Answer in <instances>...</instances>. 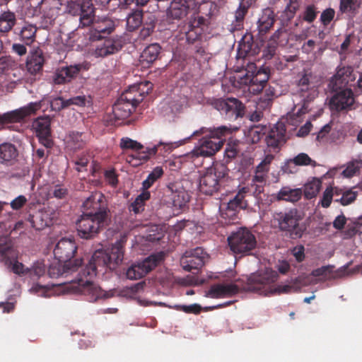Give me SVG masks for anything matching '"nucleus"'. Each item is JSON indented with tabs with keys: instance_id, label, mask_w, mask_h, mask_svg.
<instances>
[{
	"instance_id": "obj_6",
	"label": "nucleus",
	"mask_w": 362,
	"mask_h": 362,
	"mask_svg": "<svg viewBox=\"0 0 362 362\" xmlns=\"http://www.w3.org/2000/svg\"><path fill=\"white\" fill-rule=\"evenodd\" d=\"M84 268L78 274V278L72 280L67 286L66 288L73 293H81L86 296L89 302H95L99 300H105L114 296L115 291H103L100 286L91 281L93 278L87 276V272L83 274Z\"/></svg>"
},
{
	"instance_id": "obj_39",
	"label": "nucleus",
	"mask_w": 362,
	"mask_h": 362,
	"mask_svg": "<svg viewBox=\"0 0 362 362\" xmlns=\"http://www.w3.org/2000/svg\"><path fill=\"white\" fill-rule=\"evenodd\" d=\"M274 22V12L269 8L264 9L257 22L259 33H266L272 28Z\"/></svg>"
},
{
	"instance_id": "obj_52",
	"label": "nucleus",
	"mask_w": 362,
	"mask_h": 362,
	"mask_svg": "<svg viewBox=\"0 0 362 362\" xmlns=\"http://www.w3.org/2000/svg\"><path fill=\"white\" fill-rule=\"evenodd\" d=\"M266 127L255 126L249 131V136L252 143L258 142L266 134Z\"/></svg>"
},
{
	"instance_id": "obj_33",
	"label": "nucleus",
	"mask_w": 362,
	"mask_h": 362,
	"mask_svg": "<svg viewBox=\"0 0 362 362\" xmlns=\"http://www.w3.org/2000/svg\"><path fill=\"white\" fill-rule=\"evenodd\" d=\"M269 78V68H262L259 69L257 71H256V69L253 71L252 86V88H250V92L252 93L253 94L259 93L266 85Z\"/></svg>"
},
{
	"instance_id": "obj_18",
	"label": "nucleus",
	"mask_w": 362,
	"mask_h": 362,
	"mask_svg": "<svg viewBox=\"0 0 362 362\" xmlns=\"http://www.w3.org/2000/svg\"><path fill=\"white\" fill-rule=\"evenodd\" d=\"M77 250L75 241L70 238H62L56 245L53 253L54 258L60 262L74 264V257Z\"/></svg>"
},
{
	"instance_id": "obj_2",
	"label": "nucleus",
	"mask_w": 362,
	"mask_h": 362,
	"mask_svg": "<svg viewBox=\"0 0 362 362\" xmlns=\"http://www.w3.org/2000/svg\"><path fill=\"white\" fill-rule=\"evenodd\" d=\"M141 86L147 87L146 93L151 89V83L148 81L141 83L139 86H133L127 90L112 107V112L109 115V122L116 124L119 121L127 118L136 106L141 101V93L139 90Z\"/></svg>"
},
{
	"instance_id": "obj_61",
	"label": "nucleus",
	"mask_w": 362,
	"mask_h": 362,
	"mask_svg": "<svg viewBox=\"0 0 362 362\" xmlns=\"http://www.w3.org/2000/svg\"><path fill=\"white\" fill-rule=\"evenodd\" d=\"M291 252L298 262H302L305 259V247L300 245L294 247Z\"/></svg>"
},
{
	"instance_id": "obj_1",
	"label": "nucleus",
	"mask_w": 362,
	"mask_h": 362,
	"mask_svg": "<svg viewBox=\"0 0 362 362\" xmlns=\"http://www.w3.org/2000/svg\"><path fill=\"white\" fill-rule=\"evenodd\" d=\"M124 257V241H117L111 247L110 252L98 250L92 255L88 264L84 267L83 274L87 272V276L93 278L97 275L98 270L105 267L110 269H115L120 264Z\"/></svg>"
},
{
	"instance_id": "obj_41",
	"label": "nucleus",
	"mask_w": 362,
	"mask_h": 362,
	"mask_svg": "<svg viewBox=\"0 0 362 362\" xmlns=\"http://www.w3.org/2000/svg\"><path fill=\"white\" fill-rule=\"evenodd\" d=\"M16 21V15L11 11H4L0 15V32H8Z\"/></svg>"
},
{
	"instance_id": "obj_56",
	"label": "nucleus",
	"mask_w": 362,
	"mask_h": 362,
	"mask_svg": "<svg viewBox=\"0 0 362 362\" xmlns=\"http://www.w3.org/2000/svg\"><path fill=\"white\" fill-rule=\"evenodd\" d=\"M52 194L57 199H66L69 196V189L64 185H56L52 189Z\"/></svg>"
},
{
	"instance_id": "obj_21",
	"label": "nucleus",
	"mask_w": 362,
	"mask_h": 362,
	"mask_svg": "<svg viewBox=\"0 0 362 362\" xmlns=\"http://www.w3.org/2000/svg\"><path fill=\"white\" fill-rule=\"evenodd\" d=\"M51 119L49 117H40L33 122L32 127L35 131L40 143L47 147H52V140L51 139Z\"/></svg>"
},
{
	"instance_id": "obj_30",
	"label": "nucleus",
	"mask_w": 362,
	"mask_h": 362,
	"mask_svg": "<svg viewBox=\"0 0 362 362\" xmlns=\"http://www.w3.org/2000/svg\"><path fill=\"white\" fill-rule=\"evenodd\" d=\"M192 0H173L167 11L168 16L174 19L185 17Z\"/></svg>"
},
{
	"instance_id": "obj_29",
	"label": "nucleus",
	"mask_w": 362,
	"mask_h": 362,
	"mask_svg": "<svg viewBox=\"0 0 362 362\" xmlns=\"http://www.w3.org/2000/svg\"><path fill=\"white\" fill-rule=\"evenodd\" d=\"M81 68V64L62 67L57 70L54 74L52 76L53 82L55 84H63L67 83L78 74Z\"/></svg>"
},
{
	"instance_id": "obj_55",
	"label": "nucleus",
	"mask_w": 362,
	"mask_h": 362,
	"mask_svg": "<svg viewBox=\"0 0 362 362\" xmlns=\"http://www.w3.org/2000/svg\"><path fill=\"white\" fill-rule=\"evenodd\" d=\"M361 226V218H360L358 220H356L353 222L348 223L345 229V235L349 238L354 236L359 231V229Z\"/></svg>"
},
{
	"instance_id": "obj_13",
	"label": "nucleus",
	"mask_w": 362,
	"mask_h": 362,
	"mask_svg": "<svg viewBox=\"0 0 362 362\" xmlns=\"http://www.w3.org/2000/svg\"><path fill=\"white\" fill-rule=\"evenodd\" d=\"M42 101L30 103L20 108L0 114V130L4 129L9 124L18 123L23 121L40 110Z\"/></svg>"
},
{
	"instance_id": "obj_31",
	"label": "nucleus",
	"mask_w": 362,
	"mask_h": 362,
	"mask_svg": "<svg viewBox=\"0 0 362 362\" xmlns=\"http://www.w3.org/2000/svg\"><path fill=\"white\" fill-rule=\"evenodd\" d=\"M168 192L170 193L168 196L176 208L182 209L189 200L187 192L183 189H178L175 183L168 185Z\"/></svg>"
},
{
	"instance_id": "obj_63",
	"label": "nucleus",
	"mask_w": 362,
	"mask_h": 362,
	"mask_svg": "<svg viewBox=\"0 0 362 362\" xmlns=\"http://www.w3.org/2000/svg\"><path fill=\"white\" fill-rule=\"evenodd\" d=\"M88 100V98L85 95H78L66 100V104L69 106L75 105L77 106H84Z\"/></svg>"
},
{
	"instance_id": "obj_19",
	"label": "nucleus",
	"mask_w": 362,
	"mask_h": 362,
	"mask_svg": "<svg viewBox=\"0 0 362 362\" xmlns=\"http://www.w3.org/2000/svg\"><path fill=\"white\" fill-rule=\"evenodd\" d=\"M92 27L89 29L88 35L91 41L98 40L111 33L115 29V22L108 18L98 19L93 18L90 23Z\"/></svg>"
},
{
	"instance_id": "obj_8",
	"label": "nucleus",
	"mask_w": 362,
	"mask_h": 362,
	"mask_svg": "<svg viewBox=\"0 0 362 362\" xmlns=\"http://www.w3.org/2000/svg\"><path fill=\"white\" fill-rule=\"evenodd\" d=\"M230 250L236 254H249L257 245L255 236L246 228H239L228 238Z\"/></svg>"
},
{
	"instance_id": "obj_35",
	"label": "nucleus",
	"mask_w": 362,
	"mask_h": 362,
	"mask_svg": "<svg viewBox=\"0 0 362 362\" xmlns=\"http://www.w3.org/2000/svg\"><path fill=\"white\" fill-rule=\"evenodd\" d=\"M60 6L59 0H41L38 5L43 16L48 19H52L57 16Z\"/></svg>"
},
{
	"instance_id": "obj_22",
	"label": "nucleus",
	"mask_w": 362,
	"mask_h": 362,
	"mask_svg": "<svg viewBox=\"0 0 362 362\" xmlns=\"http://www.w3.org/2000/svg\"><path fill=\"white\" fill-rule=\"evenodd\" d=\"M185 140L178 141L176 142H163L159 141L157 144L152 146H146L145 151H142L146 156L142 158H148V157L158 156L166 157L174 149L182 145Z\"/></svg>"
},
{
	"instance_id": "obj_27",
	"label": "nucleus",
	"mask_w": 362,
	"mask_h": 362,
	"mask_svg": "<svg viewBox=\"0 0 362 362\" xmlns=\"http://www.w3.org/2000/svg\"><path fill=\"white\" fill-rule=\"evenodd\" d=\"M250 193L248 187H243L239 189L235 196L227 203L226 210L230 213L229 216L235 215V212L246 209L248 206L247 200H245L246 195Z\"/></svg>"
},
{
	"instance_id": "obj_40",
	"label": "nucleus",
	"mask_w": 362,
	"mask_h": 362,
	"mask_svg": "<svg viewBox=\"0 0 362 362\" xmlns=\"http://www.w3.org/2000/svg\"><path fill=\"white\" fill-rule=\"evenodd\" d=\"M322 182L317 178H313L304 185L303 194L308 199H312L317 196L321 188Z\"/></svg>"
},
{
	"instance_id": "obj_37",
	"label": "nucleus",
	"mask_w": 362,
	"mask_h": 362,
	"mask_svg": "<svg viewBox=\"0 0 362 362\" xmlns=\"http://www.w3.org/2000/svg\"><path fill=\"white\" fill-rule=\"evenodd\" d=\"M85 141L82 134L71 132L65 139V148L67 152H74L84 146Z\"/></svg>"
},
{
	"instance_id": "obj_57",
	"label": "nucleus",
	"mask_w": 362,
	"mask_h": 362,
	"mask_svg": "<svg viewBox=\"0 0 362 362\" xmlns=\"http://www.w3.org/2000/svg\"><path fill=\"white\" fill-rule=\"evenodd\" d=\"M333 199V192H332V187H328L326 188V189L324 191L322 197L320 200L321 206L323 208H328Z\"/></svg>"
},
{
	"instance_id": "obj_20",
	"label": "nucleus",
	"mask_w": 362,
	"mask_h": 362,
	"mask_svg": "<svg viewBox=\"0 0 362 362\" xmlns=\"http://www.w3.org/2000/svg\"><path fill=\"white\" fill-rule=\"evenodd\" d=\"M334 92L329 103L332 110L339 112L347 110L353 105L354 98L350 88L341 89Z\"/></svg>"
},
{
	"instance_id": "obj_51",
	"label": "nucleus",
	"mask_w": 362,
	"mask_h": 362,
	"mask_svg": "<svg viewBox=\"0 0 362 362\" xmlns=\"http://www.w3.org/2000/svg\"><path fill=\"white\" fill-rule=\"evenodd\" d=\"M308 112V105L306 103H304L300 107H299L296 112L290 115L288 119L293 125H297L302 122V116L305 115Z\"/></svg>"
},
{
	"instance_id": "obj_64",
	"label": "nucleus",
	"mask_w": 362,
	"mask_h": 362,
	"mask_svg": "<svg viewBox=\"0 0 362 362\" xmlns=\"http://www.w3.org/2000/svg\"><path fill=\"white\" fill-rule=\"evenodd\" d=\"M334 14L335 11L333 8H327L322 13L320 16L321 21L325 25H328L333 19Z\"/></svg>"
},
{
	"instance_id": "obj_54",
	"label": "nucleus",
	"mask_w": 362,
	"mask_h": 362,
	"mask_svg": "<svg viewBox=\"0 0 362 362\" xmlns=\"http://www.w3.org/2000/svg\"><path fill=\"white\" fill-rule=\"evenodd\" d=\"M334 267L331 265L322 266L312 271L311 275L315 277H321L326 279L330 276Z\"/></svg>"
},
{
	"instance_id": "obj_38",
	"label": "nucleus",
	"mask_w": 362,
	"mask_h": 362,
	"mask_svg": "<svg viewBox=\"0 0 362 362\" xmlns=\"http://www.w3.org/2000/svg\"><path fill=\"white\" fill-rule=\"evenodd\" d=\"M267 175L263 173L255 171V175L252 179V183L250 189V192L258 198L259 195L264 192V187L266 184Z\"/></svg>"
},
{
	"instance_id": "obj_3",
	"label": "nucleus",
	"mask_w": 362,
	"mask_h": 362,
	"mask_svg": "<svg viewBox=\"0 0 362 362\" xmlns=\"http://www.w3.org/2000/svg\"><path fill=\"white\" fill-rule=\"evenodd\" d=\"M302 213L296 208L286 209L273 214V221L279 230L291 239L300 238L305 226Z\"/></svg>"
},
{
	"instance_id": "obj_43",
	"label": "nucleus",
	"mask_w": 362,
	"mask_h": 362,
	"mask_svg": "<svg viewBox=\"0 0 362 362\" xmlns=\"http://www.w3.org/2000/svg\"><path fill=\"white\" fill-rule=\"evenodd\" d=\"M37 28L32 24L24 25L20 32L21 40L26 44H31L35 37Z\"/></svg>"
},
{
	"instance_id": "obj_12",
	"label": "nucleus",
	"mask_w": 362,
	"mask_h": 362,
	"mask_svg": "<svg viewBox=\"0 0 362 362\" xmlns=\"http://www.w3.org/2000/svg\"><path fill=\"white\" fill-rule=\"evenodd\" d=\"M164 259V254L158 252L152 254L142 262L132 264L126 272L127 278L130 280H137L145 276L148 272L156 268Z\"/></svg>"
},
{
	"instance_id": "obj_10",
	"label": "nucleus",
	"mask_w": 362,
	"mask_h": 362,
	"mask_svg": "<svg viewBox=\"0 0 362 362\" xmlns=\"http://www.w3.org/2000/svg\"><path fill=\"white\" fill-rule=\"evenodd\" d=\"M83 214L109 219L110 210L105 197L100 192H93L83 203Z\"/></svg>"
},
{
	"instance_id": "obj_5",
	"label": "nucleus",
	"mask_w": 362,
	"mask_h": 362,
	"mask_svg": "<svg viewBox=\"0 0 362 362\" xmlns=\"http://www.w3.org/2000/svg\"><path fill=\"white\" fill-rule=\"evenodd\" d=\"M230 133V129L226 126H221L213 129L202 127L194 132L191 136L205 134L206 136H209V138H204L199 141V145L192 151V156L210 157L214 156L215 153L221 148L223 141L219 140L218 141H214L211 139H221L223 136Z\"/></svg>"
},
{
	"instance_id": "obj_60",
	"label": "nucleus",
	"mask_w": 362,
	"mask_h": 362,
	"mask_svg": "<svg viewBox=\"0 0 362 362\" xmlns=\"http://www.w3.org/2000/svg\"><path fill=\"white\" fill-rule=\"evenodd\" d=\"M176 309L186 313L199 314L202 310V307L198 304H192L189 305H176Z\"/></svg>"
},
{
	"instance_id": "obj_59",
	"label": "nucleus",
	"mask_w": 362,
	"mask_h": 362,
	"mask_svg": "<svg viewBox=\"0 0 362 362\" xmlns=\"http://www.w3.org/2000/svg\"><path fill=\"white\" fill-rule=\"evenodd\" d=\"M105 181L112 187H116L118 183V176L115 169L106 170L104 173Z\"/></svg>"
},
{
	"instance_id": "obj_25",
	"label": "nucleus",
	"mask_w": 362,
	"mask_h": 362,
	"mask_svg": "<svg viewBox=\"0 0 362 362\" xmlns=\"http://www.w3.org/2000/svg\"><path fill=\"white\" fill-rule=\"evenodd\" d=\"M216 108L226 115L235 117L241 116L243 111L242 103L234 98L218 100L216 103Z\"/></svg>"
},
{
	"instance_id": "obj_16",
	"label": "nucleus",
	"mask_w": 362,
	"mask_h": 362,
	"mask_svg": "<svg viewBox=\"0 0 362 362\" xmlns=\"http://www.w3.org/2000/svg\"><path fill=\"white\" fill-rule=\"evenodd\" d=\"M321 84V77L312 73L303 75L298 83L300 90L303 93V97L306 101H310L317 96V89Z\"/></svg>"
},
{
	"instance_id": "obj_9",
	"label": "nucleus",
	"mask_w": 362,
	"mask_h": 362,
	"mask_svg": "<svg viewBox=\"0 0 362 362\" xmlns=\"http://www.w3.org/2000/svg\"><path fill=\"white\" fill-rule=\"evenodd\" d=\"M17 253L13 247L11 238L8 236L0 237V261L6 265H12L13 273L23 275L28 274V269L23 264L18 262Z\"/></svg>"
},
{
	"instance_id": "obj_24",
	"label": "nucleus",
	"mask_w": 362,
	"mask_h": 362,
	"mask_svg": "<svg viewBox=\"0 0 362 362\" xmlns=\"http://www.w3.org/2000/svg\"><path fill=\"white\" fill-rule=\"evenodd\" d=\"M82 259H74V264L71 262H60L58 261L56 264H52L48 269V274L51 278H58L67 273L76 272L81 266Z\"/></svg>"
},
{
	"instance_id": "obj_44",
	"label": "nucleus",
	"mask_w": 362,
	"mask_h": 362,
	"mask_svg": "<svg viewBox=\"0 0 362 362\" xmlns=\"http://www.w3.org/2000/svg\"><path fill=\"white\" fill-rule=\"evenodd\" d=\"M18 152L14 144L4 142L0 144V158H16Z\"/></svg>"
},
{
	"instance_id": "obj_42",
	"label": "nucleus",
	"mask_w": 362,
	"mask_h": 362,
	"mask_svg": "<svg viewBox=\"0 0 362 362\" xmlns=\"http://www.w3.org/2000/svg\"><path fill=\"white\" fill-rule=\"evenodd\" d=\"M361 5V0H339V11L342 13L356 14Z\"/></svg>"
},
{
	"instance_id": "obj_36",
	"label": "nucleus",
	"mask_w": 362,
	"mask_h": 362,
	"mask_svg": "<svg viewBox=\"0 0 362 362\" xmlns=\"http://www.w3.org/2000/svg\"><path fill=\"white\" fill-rule=\"evenodd\" d=\"M302 195L303 191L300 188L291 189L289 187H284L278 192L276 199L294 203L299 201Z\"/></svg>"
},
{
	"instance_id": "obj_26",
	"label": "nucleus",
	"mask_w": 362,
	"mask_h": 362,
	"mask_svg": "<svg viewBox=\"0 0 362 362\" xmlns=\"http://www.w3.org/2000/svg\"><path fill=\"white\" fill-rule=\"evenodd\" d=\"M256 69V66L254 63H248L245 69L238 71L237 73L233 76V83L235 87L243 88L247 86L248 90L252 86V74L253 71Z\"/></svg>"
},
{
	"instance_id": "obj_48",
	"label": "nucleus",
	"mask_w": 362,
	"mask_h": 362,
	"mask_svg": "<svg viewBox=\"0 0 362 362\" xmlns=\"http://www.w3.org/2000/svg\"><path fill=\"white\" fill-rule=\"evenodd\" d=\"M142 23V14L139 11L134 12L127 17V28L132 31L139 28Z\"/></svg>"
},
{
	"instance_id": "obj_45",
	"label": "nucleus",
	"mask_w": 362,
	"mask_h": 362,
	"mask_svg": "<svg viewBox=\"0 0 362 362\" xmlns=\"http://www.w3.org/2000/svg\"><path fill=\"white\" fill-rule=\"evenodd\" d=\"M160 47L158 44H151L146 47L142 52L141 57L147 62L155 61L160 53Z\"/></svg>"
},
{
	"instance_id": "obj_46",
	"label": "nucleus",
	"mask_w": 362,
	"mask_h": 362,
	"mask_svg": "<svg viewBox=\"0 0 362 362\" xmlns=\"http://www.w3.org/2000/svg\"><path fill=\"white\" fill-rule=\"evenodd\" d=\"M162 167H156L148 175L147 178L143 181L142 187L144 189H148L153 183L163 175Z\"/></svg>"
},
{
	"instance_id": "obj_23",
	"label": "nucleus",
	"mask_w": 362,
	"mask_h": 362,
	"mask_svg": "<svg viewBox=\"0 0 362 362\" xmlns=\"http://www.w3.org/2000/svg\"><path fill=\"white\" fill-rule=\"evenodd\" d=\"M122 47V42L119 38H108L98 44L91 52L95 57H105L118 52Z\"/></svg>"
},
{
	"instance_id": "obj_53",
	"label": "nucleus",
	"mask_w": 362,
	"mask_h": 362,
	"mask_svg": "<svg viewBox=\"0 0 362 362\" xmlns=\"http://www.w3.org/2000/svg\"><path fill=\"white\" fill-rule=\"evenodd\" d=\"M240 150L239 142H229L225 149L224 158H234L238 156Z\"/></svg>"
},
{
	"instance_id": "obj_34",
	"label": "nucleus",
	"mask_w": 362,
	"mask_h": 362,
	"mask_svg": "<svg viewBox=\"0 0 362 362\" xmlns=\"http://www.w3.org/2000/svg\"><path fill=\"white\" fill-rule=\"evenodd\" d=\"M45 63L42 51L40 49H33L27 60V68L30 73L36 74L42 70Z\"/></svg>"
},
{
	"instance_id": "obj_7",
	"label": "nucleus",
	"mask_w": 362,
	"mask_h": 362,
	"mask_svg": "<svg viewBox=\"0 0 362 362\" xmlns=\"http://www.w3.org/2000/svg\"><path fill=\"white\" fill-rule=\"evenodd\" d=\"M225 160H214L211 167L201 177L199 191L206 195L218 192L226 180L228 169Z\"/></svg>"
},
{
	"instance_id": "obj_15",
	"label": "nucleus",
	"mask_w": 362,
	"mask_h": 362,
	"mask_svg": "<svg viewBox=\"0 0 362 362\" xmlns=\"http://www.w3.org/2000/svg\"><path fill=\"white\" fill-rule=\"evenodd\" d=\"M207 258L208 255L204 250L197 247L184 253L180 259V265L185 271L195 274L204 265Z\"/></svg>"
},
{
	"instance_id": "obj_58",
	"label": "nucleus",
	"mask_w": 362,
	"mask_h": 362,
	"mask_svg": "<svg viewBox=\"0 0 362 362\" xmlns=\"http://www.w3.org/2000/svg\"><path fill=\"white\" fill-rule=\"evenodd\" d=\"M265 98H260L259 103H257V108H266L267 107L270 102L272 99V97L274 95V88H268L265 91Z\"/></svg>"
},
{
	"instance_id": "obj_62",
	"label": "nucleus",
	"mask_w": 362,
	"mask_h": 362,
	"mask_svg": "<svg viewBox=\"0 0 362 362\" xmlns=\"http://www.w3.org/2000/svg\"><path fill=\"white\" fill-rule=\"evenodd\" d=\"M50 105L52 110L55 111H59L63 108L69 107L68 104H66V100H64L62 98H56L53 99Z\"/></svg>"
},
{
	"instance_id": "obj_49",
	"label": "nucleus",
	"mask_w": 362,
	"mask_h": 362,
	"mask_svg": "<svg viewBox=\"0 0 362 362\" xmlns=\"http://www.w3.org/2000/svg\"><path fill=\"white\" fill-rule=\"evenodd\" d=\"M46 272V267L43 262H37L31 268L28 269V274L33 279H37L42 276Z\"/></svg>"
},
{
	"instance_id": "obj_28",
	"label": "nucleus",
	"mask_w": 362,
	"mask_h": 362,
	"mask_svg": "<svg viewBox=\"0 0 362 362\" xmlns=\"http://www.w3.org/2000/svg\"><path fill=\"white\" fill-rule=\"evenodd\" d=\"M240 291L235 284H217L212 285L209 290V296L213 298L233 296Z\"/></svg>"
},
{
	"instance_id": "obj_47",
	"label": "nucleus",
	"mask_w": 362,
	"mask_h": 362,
	"mask_svg": "<svg viewBox=\"0 0 362 362\" xmlns=\"http://www.w3.org/2000/svg\"><path fill=\"white\" fill-rule=\"evenodd\" d=\"M120 146L123 149H131L136 152L144 153L145 148L141 144L129 138H123L121 139Z\"/></svg>"
},
{
	"instance_id": "obj_17",
	"label": "nucleus",
	"mask_w": 362,
	"mask_h": 362,
	"mask_svg": "<svg viewBox=\"0 0 362 362\" xmlns=\"http://www.w3.org/2000/svg\"><path fill=\"white\" fill-rule=\"evenodd\" d=\"M356 78V74L352 67H339L336 74L331 78L328 86L332 91L345 89L347 86H351Z\"/></svg>"
},
{
	"instance_id": "obj_4",
	"label": "nucleus",
	"mask_w": 362,
	"mask_h": 362,
	"mask_svg": "<svg viewBox=\"0 0 362 362\" xmlns=\"http://www.w3.org/2000/svg\"><path fill=\"white\" fill-rule=\"evenodd\" d=\"M278 277V273L269 269L252 274L247 279V289L252 291L260 292L265 296L290 292L293 288L292 286L276 285Z\"/></svg>"
},
{
	"instance_id": "obj_50",
	"label": "nucleus",
	"mask_w": 362,
	"mask_h": 362,
	"mask_svg": "<svg viewBox=\"0 0 362 362\" xmlns=\"http://www.w3.org/2000/svg\"><path fill=\"white\" fill-rule=\"evenodd\" d=\"M357 192L351 189L344 191L339 198H335L334 202L340 203L343 206H347L353 203L357 197Z\"/></svg>"
},
{
	"instance_id": "obj_14",
	"label": "nucleus",
	"mask_w": 362,
	"mask_h": 362,
	"mask_svg": "<svg viewBox=\"0 0 362 362\" xmlns=\"http://www.w3.org/2000/svg\"><path fill=\"white\" fill-rule=\"evenodd\" d=\"M66 11L79 16L80 26H88L94 18V8L89 0H71L67 2Z\"/></svg>"
},
{
	"instance_id": "obj_11",
	"label": "nucleus",
	"mask_w": 362,
	"mask_h": 362,
	"mask_svg": "<svg viewBox=\"0 0 362 362\" xmlns=\"http://www.w3.org/2000/svg\"><path fill=\"white\" fill-rule=\"evenodd\" d=\"M108 220L83 214L76 221V229L81 238H93L105 226Z\"/></svg>"
},
{
	"instance_id": "obj_32",
	"label": "nucleus",
	"mask_w": 362,
	"mask_h": 362,
	"mask_svg": "<svg viewBox=\"0 0 362 362\" xmlns=\"http://www.w3.org/2000/svg\"><path fill=\"white\" fill-rule=\"evenodd\" d=\"M285 141V129L281 124L272 129L266 137L268 148H272L274 151H276Z\"/></svg>"
}]
</instances>
